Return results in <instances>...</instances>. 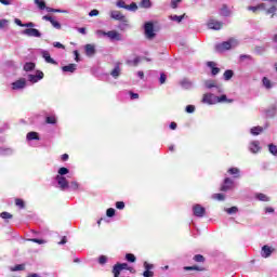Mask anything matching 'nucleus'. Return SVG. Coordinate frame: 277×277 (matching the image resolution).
Segmentation results:
<instances>
[{
	"instance_id": "nucleus-1",
	"label": "nucleus",
	"mask_w": 277,
	"mask_h": 277,
	"mask_svg": "<svg viewBox=\"0 0 277 277\" xmlns=\"http://www.w3.org/2000/svg\"><path fill=\"white\" fill-rule=\"evenodd\" d=\"M55 181L57 182V185L62 192H66V189L70 187V184L68 183L66 176L56 175Z\"/></svg>"
},
{
	"instance_id": "nucleus-2",
	"label": "nucleus",
	"mask_w": 277,
	"mask_h": 277,
	"mask_svg": "<svg viewBox=\"0 0 277 277\" xmlns=\"http://www.w3.org/2000/svg\"><path fill=\"white\" fill-rule=\"evenodd\" d=\"M233 42H235V39L219 43L216 44L215 50L219 51V53H222V51H230V49H233Z\"/></svg>"
},
{
	"instance_id": "nucleus-3",
	"label": "nucleus",
	"mask_w": 277,
	"mask_h": 277,
	"mask_svg": "<svg viewBox=\"0 0 277 277\" xmlns=\"http://www.w3.org/2000/svg\"><path fill=\"white\" fill-rule=\"evenodd\" d=\"M145 36L148 40L155 38V25L150 22L145 23Z\"/></svg>"
},
{
	"instance_id": "nucleus-4",
	"label": "nucleus",
	"mask_w": 277,
	"mask_h": 277,
	"mask_svg": "<svg viewBox=\"0 0 277 277\" xmlns=\"http://www.w3.org/2000/svg\"><path fill=\"white\" fill-rule=\"evenodd\" d=\"M193 213L195 217H205V215H207V209L197 203L193 207Z\"/></svg>"
},
{
	"instance_id": "nucleus-5",
	"label": "nucleus",
	"mask_w": 277,
	"mask_h": 277,
	"mask_svg": "<svg viewBox=\"0 0 277 277\" xmlns=\"http://www.w3.org/2000/svg\"><path fill=\"white\" fill-rule=\"evenodd\" d=\"M201 103L206 105H216V96L213 93H206L202 96Z\"/></svg>"
},
{
	"instance_id": "nucleus-6",
	"label": "nucleus",
	"mask_w": 277,
	"mask_h": 277,
	"mask_svg": "<svg viewBox=\"0 0 277 277\" xmlns=\"http://www.w3.org/2000/svg\"><path fill=\"white\" fill-rule=\"evenodd\" d=\"M207 26H208V29H214V31H220V29L224 27V23L216 19H209Z\"/></svg>"
},
{
	"instance_id": "nucleus-7",
	"label": "nucleus",
	"mask_w": 277,
	"mask_h": 277,
	"mask_svg": "<svg viewBox=\"0 0 277 277\" xmlns=\"http://www.w3.org/2000/svg\"><path fill=\"white\" fill-rule=\"evenodd\" d=\"M24 36H28L29 38H41L42 34H40V30L36 28H26L23 30Z\"/></svg>"
},
{
	"instance_id": "nucleus-8",
	"label": "nucleus",
	"mask_w": 277,
	"mask_h": 277,
	"mask_svg": "<svg viewBox=\"0 0 277 277\" xmlns=\"http://www.w3.org/2000/svg\"><path fill=\"white\" fill-rule=\"evenodd\" d=\"M123 269H129V264L127 263H117L113 267V274L120 276Z\"/></svg>"
},
{
	"instance_id": "nucleus-9",
	"label": "nucleus",
	"mask_w": 277,
	"mask_h": 277,
	"mask_svg": "<svg viewBox=\"0 0 277 277\" xmlns=\"http://www.w3.org/2000/svg\"><path fill=\"white\" fill-rule=\"evenodd\" d=\"M233 180L230 177H226L223 182V184L221 185V192H228L230 189H233Z\"/></svg>"
},
{
	"instance_id": "nucleus-10",
	"label": "nucleus",
	"mask_w": 277,
	"mask_h": 277,
	"mask_svg": "<svg viewBox=\"0 0 277 277\" xmlns=\"http://www.w3.org/2000/svg\"><path fill=\"white\" fill-rule=\"evenodd\" d=\"M25 85H27V80H25V78H22L12 83V90H23Z\"/></svg>"
},
{
	"instance_id": "nucleus-11",
	"label": "nucleus",
	"mask_w": 277,
	"mask_h": 277,
	"mask_svg": "<svg viewBox=\"0 0 277 277\" xmlns=\"http://www.w3.org/2000/svg\"><path fill=\"white\" fill-rule=\"evenodd\" d=\"M110 17L114 18V21H122V22L127 21V17L122 15V12L120 11H111Z\"/></svg>"
},
{
	"instance_id": "nucleus-12",
	"label": "nucleus",
	"mask_w": 277,
	"mask_h": 277,
	"mask_svg": "<svg viewBox=\"0 0 277 277\" xmlns=\"http://www.w3.org/2000/svg\"><path fill=\"white\" fill-rule=\"evenodd\" d=\"M274 250H275L274 248H272L267 245L263 246L262 247V256L264 259H268V256H272V252H274Z\"/></svg>"
},
{
	"instance_id": "nucleus-13",
	"label": "nucleus",
	"mask_w": 277,
	"mask_h": 277,
	"mask_svg": "<svg viewBox=\"0 0 277 277\" xmlns=\"http://www.w3.org/2000/svg\"><path fill=\"white\" fill-rule=\"evenodd\" d=\"M249 150L254 154L259 153V150H261V143H259V141L251 142L249 145Z\"/></svg>"
},
{
	"instance_id": "nucleus-14",
	"label": "nucleus",
	"mask_w": 277,
	"mask_h": 277,
	"mask_svg": "<svg viewBox=\"0 0 277 277\" xmlns=\"http://www.w3.org/2000/svg\"><path fill=\"white\" fill-rule=\"evenodd\" d=\"M107 38H109V40H117V41L121 40L120 32H118L116 30L108 31Z\"/></svg>"
},
{
	"instance_id": "nucleus-15",
	"label": "nucleus",
	"mask_w": 277,
	"mask_h": 277,
	"mask_svg": "<svg viewBox=\"0 0 277 277\" xmlns=\"http://www.w3.org/2000/svg\"><path fill=\"white\" fill-rule=\"evenodd\" d=\"M207 66L209 68H211V74L215 77V75H220V68L219 67H215V62H208L207 63Z\"/></svg>"
},
{
	"instance_id": "nucleus-16",
	"label": "nucleus",
	"mask_w": 277,
	"mask_h": 277,
	"mask_svg": "<svg viewBox=\"0 0 277 277\" xmlns=\"http://www.w3.org/2000/svg\"><path fill=\"white\" fill-rule=\"evenodd\" d=\"M42 57L45 60L48 64H54L56 66L57 62L51 57V54L49 51H43L42 52Z\"/></svg>"
},
{
	"instance_id": "nucleus-17",
	"label": "nucleus",
	"mask_w": 277,
	"mask_h": 277,
	"mask_svg": "<svg viewBox=\"0 0 277 277\" xmlns=\"http://www.w3.org/2000/svg\"><path fill=\"white\" fill-rule=\"evenodd\" d=\"M63 72H75L77 70V64H69L62 67Z\"/></svg>"
},
{
	"instance_id": "nucleus-18",
	"label": "nucleus",
	"mask_w": 277,
	"mask_h": 277,
	"mask_svg": "<svg viewBox=\"0 0 277 277\" xmlns=\"http://www.w3.org/2000/svg\"><path fill=\"white\" fill-rule=\"evenodd\" d=\"M265 9H266L265 3H260V4L255 5V6H248V10L250 12H253V13L259 12V10H265Z\"/></svg>"
},
{
	"instance_id": "nucleus-19",
	"label": "nucleus",
	"mask_w": 277,
	"mask_h": 277,
	"mask_svg": "<svg viewBox=\"0 0 277 277\" xmlns=\"http://www.w3.org/2000/svg\"><path fill=\"white\" fill-rule=\"evenodd\" d=\"M255 198L260 200L261 202H269V197L263 193L255 194Z\"/></svg>"
},
{
	"instance_id": "nucleus-20",
	"label": "nucleus",
	"mask_w": 277,
	"mask_h": 277,
	"mask_svg": "<svg viewBox=\"0 0 277 277\" xmlns=\"http://www.w3.org/2000/svg\"><path fill=\"white\" fill-rule=\"evenodd\" d=\"M234 76H235V72L233 71V69H227L223 74V77H224L225 81H230V79H233Z\"/></svg>"
},
{
	"instance_id": "nucleus-21",
	"label": "nucleus",
	"mask_w": 277,
	"mask_h": 277,
	"mask_svg": "<svg viewBox=\"0 0 277 277\" xmlns=\"http://www.w3.org/2000/svg\"><path fill=\"white\" fill-rule=\"evenodd\" d=\"M85 53L90 57V56L94 55V53H96V49L92 44H87L85 45Z\"/></svg>"
},
{
	"instance_id": "nucleus-22",
	"label": "nucleus",
	"mask_w": 277,
	"mask_h": 277,
	"mask_svg": "<svg viewBox=\"0 0 277 277\" xmlns=\"http://www.w3.org/2000/svg\"><path fill=\"white\" fill-rule=\"evenodd\" d=\"M138 5L140 8H144L145 10H148L153 8V2H150V0H142Z\"/></svg>"
},
{
	"instance_id": "nucleus-23",
	"label": "nucleus",
	"mask_w": 277,
	"mask_h": 277,
	"mask_svg": "<svg viewBox=\"0 0 277 277\" xmlns=\"http://www.w3.org/2000/svg\"><path fill=\"white\" fill-rule=\"evenodd\" d=\"M221 16H230V10L228 9V5L223 4L221 10Z\"/></svg>"
},
{
	"instance_id": "nucleus-24",
	"label": "nucleus",
	"mask_w": 277,
	"mask_h": 277,
	"mask_svg": "<svg viewBox=\"0 0 277 277\" xmlns=\"http://www.w3.org/2000/svg\"><path fill=\"white\" fill-rule=\"evenodd\" d=\"M26 138L31 142L34 140H40V136L38 135V132H28L26 135Z\"/></svg>"
},
{
	"instance_id": "nucleus-25",
	"label": "nucleus",
	"mask_w": 277,
	"mask_h": 277,
	"mask_svg": "<svg viewBox=\"0 0 277 277\" xmlns=\"http://www.w3.org/2000/svg\"><path fill=\"white\" fill-rule=\"evenodd\" d=\"M261 133H263V127L258 126V127L251 128L252 135H261Z\"/></svg>"
},
{
	"instance_id": "nucleus-26",
	"label": "nucleus",
	"mask_w": 277,
	"mask_h": 277,
	"mask_svg": "<svg viewBox=\"0 0 277 277\" xmlns=\"http://www.w3.org/2000/svg\"><path fill=\"white\" fill-rule=\"evenodd\" d=\"M228 174H230L232 176H234V179H239V169L238 168H230L228 169Z\"/></svg>"
},
{
	"instance_id": "nucleus-27",
	"label": "nucleus",
	"mask_w": 277,
	"mask_h": 277,
	"mask_svg": "<svg viewBox=\"0 0 277 277\" xmlns=\"http://www.w3.org/2000/svg\"><path fill=\"white\" fill-rule=\"evenodd\" d=\"M217 103H233V100H228L225 94L221 96H216V104Z\"/></svg>"
},
{
	"instance_id": "nucleus-28",
	"label": "nucleus",
	"mask_w": 277,
	"mask_h": 277,
	"mask_svg": "<svg viewBox=\"0 0 277 277\" xmlns=\"http://www.w3.org/2000/svg\"><path fill=\"white\" fill-rule=\"evenodd\" d=\"M111 77H114V79H118V77H120V65H117L110 72Z\"/></svg>"
},
{
	"instance_id": "nucleus-29",
	"label": "nucleus",
	"mask_w": 277,
	"mask_h": 277,
	"mask_svg": "<svg viewBox=\"0 0 277 277\" xmlns=\"http://www.w3.org/2000/svg\"><path fill=\"white\" fill-rule=\"evenodd\" d=\"M34 68H36V63L29 62L24 65V70L26 72L34 70Z\"/></svg>"
},
{
	"instance_id": "nucleus-30",
	"label": "nucleus",
	"mask_w": 277,
	"mask_h": 277,
	"mask_svg": "<svg viewBox=\"0 0 277 277\" xmlns=\"http://www.w3.org/2000/svg\"><path fill=\"white\" fill-rule=\"evenodd\" d=\"M184 269L186 272H192V271H196V272H202L205 268H201L197 265H194V266H185Z\"/></svg>"
},
{
	"instance_id": "nucleus-31",
	"label": "nucleus",
	"mask_w": 277,
	"mask_h": 277,
	"mask_svg": "<svg viewBox=\"0 0 277 277\" xmlns=\"http://www.w3.org/2000/svg\"><path fill=\"white\" fill-rule=\"evenodd\" d=\"M262 83H263V85L265 87L266 90H271V88H272V81L268 80L267 77H264V78L262 79Z\"/></svg>"
},
{
	"instance_id": "nucleus-32",
	"label": "nucleus",
	"mask_w": 277,
	"mask_h": 277,
	"mask_svg": "<svg viewBox=\"0 0 277 277\" xmlns=\"http://www.w3.org/2000/svg\"><path fill=\"white\" fill-rule=\"evenodd\" d=\"M35 3L39 8V10H47V2L42 0H35Z\"/></svg>"
},
{
	"instance_id": "nucleus-33",
	"label": "nucleus",
	"mask_w": 277,
	"mask_h": 277,
	"mask_svg": "<svg viewBox=\"0 0 277 277\" xmlns=\"http://www.w3.org/2000/svg\"><path fill=\"white\" fill-rule=\"evenodd\" d=\"M277 8L276 5H272L269 9L266 10V14H271V17L274 18L276 15Z\"/></svg>"
},
{
	"instance_id": "nucleus-34",
	"label": "nucleus",
	"mask_w": 277,
	"mask_h": 277,
	"mask_svg": "<svg viewBox=\"0 0 277 277\" xmlns=\"http://www.w3.org/2000/svg\"><path fill=\"white\" fill-rule=\"evenodd\" d=\"M24 269H25V264H17L11 267V272H24Z\"/></svg>"
},
{
	"instance_id": "nucleus-35",
	"label": "nucleus",
	"mask_w": 277,
	"mask_h": 277,
	"mask_svg": "<svg viewBox=\"0 0 277 277\" xmlns=\"http://www.w3.org/2000/svg\"><path fill=\"white\" fill-rule=\"evenodd\" d=\"M212 198H213V200H219L220 202H222L226 199L224 194H220V193L212 195Z\"/></svg>"
},
{
	"instance_id": "nucleus-36",
	"label": "nucleus",
	"mask_w": 277,
	"mask_h": 277,
	"mask_svg": "<svg viewBox=\"0 0 277 277\" xmlns=\"http://www.w3.org/2000/svg\"><path fill=\"white\" fill-rule=\"evenodd\" d=\"M68 172H70V171L68 170V168L62 167V168L58 169V174H57V176H66V174H68Z\"/></svg>"
},
{
	"instance_id": "nucleus-37",
	"label": "nucleus",
	"mask_w": 277,
	"mask_h": 277,
	"mask_svg": "<svg viewBox=\"0 0 277 277\" xmlns=\"http://www.w3.org/2000/svg\"><path fill=\"white\" fill-rule=\"evenodd\" d=\"M45 122L47 124H56L57 119L55 118V116H50L45 118Z\"/></svg>"
},
{
	"instance_id": "nucleus-38",
	"label": "nucleus",
	"mask_w": 277,
	"mask_h": 277,
	"mask_svg": "<svg viewBox=\"0 0 277 277\" xmlns=\"http://www.w3.org/2000/svg\"><path fill=\"white\" fill-rule=\"evenodd\" d=\"M126 259H127V261H129V263H135V261H137V259L135 258V255L133 253L126 254Z\"/></svg>"
},
{
	"instance_id": "nucleus-39",
	"label": "nucleus",
	"mask_w": 277,
	"mask_h": 277,
	"mask_svg": "<svg viewBox=\"0 0 277 277\" xmlns=\"http://www.w3.org/2000/svg\"><path fill=\"white\" fill-rule=\"evenodd\" d=\"M268 150H269L271 155H274L276 157V155H277V146L276 145L269 144Z\"/></svg>"
},
{
	"instance_id": "nucleus-40",
	"label": "nucleus",
	"mask_w": 277,
	"mask_h": 277,
	"mask_svg": "<svg viewBox=\"0 0 277 277\" xmlns=\"http://www.w3.org/2000/svg\"><path fill=\"white\" fill-rule=\"evenodd\" d=\"M183 18H185V14L180 15V16L179 15L171 16V19L175 21L176 23H182Z\"/></svg>"
},
{
	"instance_id": "nucleus-41",
	"label": "nucleus",
	"mask_w": 277,
	"mask_h": 277,
	"mask_svg": "<svg viewBox=\"0 0 277 277\" xmlns=\"http://www.w3.org/2000/svg\"><path fill=\"white\" fill-rule=\"evenodd\" d=\"M117 8H122L123 10H127L128 4L124 2V0H119L116 2Z\"/></svg>"
},
{
	"instance_id": "nucleus-42",
	"label": "nucleus",
	"mask_w": 277,
	"mask_h": 277,
	"mask_svg": "<svg viewBox=\"0 0 277 277\" xmlns=\"http://www.w3.org/2000/svg\"><path fill=\"white\" fill-rule=\"evenodd\" d=\"M237 211H239V208H237L235 206L226 209V213H228V215H233L234 213H237Z\"/></svg>"
},
{
	"instance_id": "nucleus-43",
	"label": "nucleus",
	"mask_w": 277,
	"mask_h": 277,
	"mask_svg": "<svg viewBox=\"0 0 277 277\" xmlns=\"http://www.w3.org/2000/svg\"><path fill=\"white\" fill-rule=\"evenodd\" d=\"M179 3H183V0H171L172 10H176V8H179Z\"/></svg>"
},
{
	"instance_id": "nucleus-44",
	"label": "nucleus",
	"mask_w": 277,
	"mask_h": 277,
	"mask_svg": "<svg viewBox=\"0 0 277 277\" xmlns=\"http://www.w3.org/2000/svg\"><path fill=\"white\" fill-rule=\"evenodd\" d=\"M32 243H39V246H42V243H47V240L44 239H38V238H31L29 239Z\"/></svg>"
},
{
	"instance_id": "nucleus-45",
	"label": "nucleus",
	"mask_w": 277,
	"mask_h": 277,
	"mask_svg": "<svg viewBox=\"0 0 277 277\" xmlns=\"http://www.w3.org/2000/svg\"><path fill=\"white\" fill-rule=\"evenodd\" d=\"M0 217H2V220H12L13 215L10 214V212H2Z\"/></svg>"
},
{
	"instance_id": "nucleus-46",
	"label": "nucleus",
	"mask_w": 277,
	"mask_h": 277,
	"mask_svg": "<svg viewBox=\"0 0 277 277\" xmlns=\"http://www.w3.org/2000/svg\"><path fill=\"white\" fill-rule=\"evenodd\" d=\"M194 261H196V263H205V258L202 256V254H196L194 256Z\"/></svg>"
},
{
	"instance_id": "nucleus-47",
	"label": "nucleus",
	"mask_w": 277,
	"mask_h": 277,
	"mask_svg": "<svg viewBox=\"0 0 277 277\" xmlns=\"http://www.w3.org/2000/svg\"><path fill=\"white\" fill-rule=\"evenodd\" d=\"M106 215L107 217H114V215H116V210L114 208L107 209Z\"/></svg>"
},
{
	"instance_id": "nucleus-48",
	"label": "nucleus",
	"mask_w": 277,
	"mask_h": 277,
	"mask_svg": "<svg viewBox=\"0 0 277 277\" xmlns=\"http://www.w3.org/2000/svg\"><path fill=\"white\" fill-rule=\"evenodd\" d=\"M10 25V21L8 19H0V29H5Z\"/></svg>"
},
{
	"instance_id": "nucleus-49",
	"label": "nucleus",
	"mask_w": 277,
	"mask_h": 277,
	"mask_svg": "<svg viewBox=\"0 0 277 277\" xmlns=\"http://www.w3.org/2000/svg\"><path fill=\"white\" fill-rule=\"evenodd\" d=\"M15 205L16 207H18L19 209H23L25 207V201H23V199H15Z\"/></svg>"
},
{
	"instance_id": "nucleus-50",
	"label": "nucleus",
	"mask_w": 277,
	"mask_h": 277,
	"mask_svg": "<svg viewBox=\"0 0 277 277\" xmlns=\"http://www.w3.org/2000/svg\"><path fill=\"white\" fill-rule=\"evenodd\" d=\"M127 10H130L131 12H135L137 10V3L132 2L131 4H128Z\"/></svg>"
},
{
	"instance_id": "nucleus-51",
	"label": "nucleus",
	"mask_w": 277,
	"mask_h": 277,
	"mask_svg": "<svg viewBox=\"0 0 277 277\" xmlns=\"http://www.w3.org/2000/svg\"><path fill=\"white\" fill-rule=\"evenodd\" d=\"M28 81H30V83H38V76L36 75H29L28 76Z\"/></svg>"
},
{
	"instance_id": "nucleus-52",
	"label": "nucleus",
	"mask_w": 277,
	"mask_h": 277,
	"mask_svg": "<svg viewBox=\"0 0 277 277\" xmlns=\"http://www.w3.org/2000/svg\"><path fill=\"white\" fill-rule=\"evenodd\" d=\"M128 66H131V64H133V66H137L140 64V57H135L133 61H127Z\"/></svg>"
},
{
	"instance_id": "nucleus-53",
	"label": "nucleus",
	"mask_w": 277,
	"mask_h": 277,
	"mask_svg": "<svg viewBox=\"0 0 277 277\" xmlns=\"http://www.w3.org/2000/svg\"><path fill=\"white\" fill-rule=\"evenodd\" d=\"M168 79V76H166V74H160V78H159V82H160V85H163V83H166Z\"/></svg>"
},
{
	"instance_id": "nucleus-54",
	"label": "nucleus",
	"mask_w": 277,
	"mask_h": 277,
	"mask_svg": "<svg viewBox=\"0 0 277 277\" xmlns=\"http://www.w3.org/2000/svg\"><path fill=\"white\" fill-rule=\"evenodd\" d=\"M194 111H196V106H194V105L186 106L187 114H194Z\"/></svg>"
},
{
	"instance_id": "nucleus-55",
	"label": "nucleus",
	"mask_w": 277,
	"mask_h": 277,
	"mask_svg": "<svg viewBox=\"0 0 277 277\" xmlns=\"http://www.w3.org/2000/svg\"><path fill=\"white\" fill-rule=\"evenodd\" d=\"M51 25L55 28V29H62V24H60V22L53 19L51 22Z\"/></svg>"
},
{
	"instance_id": "nucleus-56",
	"label": "nucleus",
	"mask_w": 277,
	"mask_h": 277,
	"mask_svg": "<svg viewBox=\"0 0 277 277\" xmlns=\"http://www.w3.org/2000/svg\"><path fill=\"white\" fill-rule=\"evenodd\" d=\"M98 263H100V265H105V263H107V256L106 255H101L98 258Z\"/></svg>"
},
{
	"instance_id": "nucleus-57",
	"label": "nucleus",
	"mask_w": 277,
	"mask_h": 277,
	"mask_svg": "<svg viewBox=\"0 0 277 277\" xmlns=\"http://www.w3.org/2000/svg\"><path fill=\"white\" fill-rule=\"evenodd\" d=\"M206 88H208V90H211V88H215V81L213 80L207 81Z\"/></svg>"
},
{
	"instance_id": "nucleus-58",
	"label": "nucleus",
	"mask_w": 277,
	"mask_h": 277,
	"mask_svg": "<svg viewBox=\"0 0 277 277\" xmlns=\"http://www.w3.org/2000/svg\"><path fill=\"white\" fill-rule=\"evenodd\" d=\"M116 209H119L120 211H122V209H124V202L123 201H117L116 202Z\"/></svg>"
},
{
	"instance_id": "nucleus-59",
	"label": "nucleus",
	"mask_w": 277,
	"mask_h": 277,
	"mask_svg": "<svg viewBox=\"0 0 277 277\" xmlns=\"http://www.w3.org/2000/svg\"><path fill=\"white\" fill-rule=\"evenodd\" d=\"M143 276H144V277H153V276H155V273L151 272V271H145V272L143 273Z\"/></svg>"
},
{
	"instance_id": "nucleus-60",
	"label": "nucleus",
	"mask_w": 277,
	"mask_h": 277,
	"mask_svg": "<svg viewBox=\"0 0 277 277\" xmlns=\"http://www.w3.org/2000/svg\"><path fill=\"white\" fill-rule=\"evenodd\" d=\"M130 98H131L132 101H135V98H140V94L133 93V91H130Z\"/></svg>"
},
{
	"instance_id": "nucleus-61",
	"label": "nucleus",
	"mask_w": 277,
	"mask_h": 277,
	"mask_svg": "<svg viewBox=\"0 0 277 277\" xmlns=\"http://www.w3.org/2000/svg\"><path fill=\"white\" fill-rule=\"evenodd\" d=\"M144 267H145V271L150 272V269H153L154 265L153 264H148V262H144Z\"/></svg>"
},
{
	"instance_id": "nucleus-62",
	"label": "nucleus",
	"mask_w": 277,
	"mask_h": 277,
	"mask_svg": "<svg viewBox=\"0 0 277 277\" xmlns=\"http://www.w3.org/2000/svg\"><path fill=\"white\" fill-rule=\"evenodd\" d=\"M53 47H55V49H66V47L60 42H54Z\"/></svg>"
},
{
	"instance_id": "nucleus-63",
	"label": "nucleus",
	"mask_w": 277,
	"mask_h": 277,
	"mask_svg": "<svg viewBox=\"0 0 277 277\" xmlns=\"http://www.w3.org/2000/svg\"><path fill=\"white\" fill-rule=\"evenodd\" d=\"M70 187H71V189H74V190L79 189V183H77V182H71V183H70Z\"/></svg>"
},
{
	"instance_id": "nucleus-64",
	"label": "nucleus",
	"mask_w": 277,
	"mask_h": 277,
	"mask_svg": "<svg viewBox=\"0 0 277 277\" xmlns=\"http://www.w3.org/2000/svg\"><path fill=\"white\" fill-rule=\"evenodd\" d=\"M89 16H98V10L94 9L89 13Z\"/></svg>"
}]
</instances>
